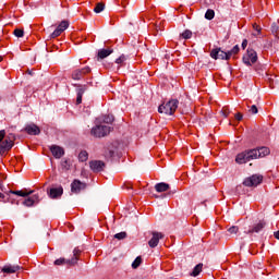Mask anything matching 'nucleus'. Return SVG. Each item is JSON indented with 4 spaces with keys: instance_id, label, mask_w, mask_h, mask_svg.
I'll return each mask as SVG.
<instances>
[{
    "instance_id": "de8ad7c7",
    "label": "nucleus",
    "mask_w": 279,
    "mask_h": 279,
    "mask_svg": "<svg viewBox=\"0 0 279 279\" xmlns=\"http://www.w3.org/2000/svg\"><path fill=\"white\" fill-rule=\"evenodd\" d=\"M274 236L279 241V230L274 233Z\"/></svg>"
},
{
    "instance_id": "aec40b11",
    "label": "nucleus",
    "mask_w": 279,
    "mask_h": 279,
    "mask_svg": "<svg viewBox=\"0 0 279 279\" xmlns=\"http://www.w3.org/2000/svg\"><path fill=\"white\" fill-rule=\"evenodd\" d=\"M34 204H38V194H35L33 196H28L24 202L23 205L24 206H34Z\"/></svg>"
},
{
    "instance_id": "393cba45",
    "label": "nucleus",
    "mask_w": 279,
    "mask_h": 279,
    "mask_svg": "<svg viewBox=\"0 0 279 279\" xmlns=\"http://www.w3.org/2000/svg\"><path fill=\"white\" fill-rule=\"evenodd\" d=\"M142 263H143V257L137 256V257L134 259V262L132 263V268H133V269H138V267H141Z\"/></svg>"
},
{
    "instance_id": "c756f323",
    "label": "nucleus",
    "mask_w": 279,
    "mask_h": 279,
    "mask_svg": "<svg viewBox=\"0 0 279 279\" xmlns=\"http://www.w3.org/2000/svg\"><path fill=\"white\" fill-rule=\"evenodd\" d=\"M241 49L239 48V45H235L230 51H228L229 53V58H232V56H236V53H239Z\"/></svg>"
},
{
    "instance_id": "7c9ffc66",
    "label": "nucleus",
    "mask_w": 279,
    "mask_h": 279,
    "mask_svg": "<svg viewBox=\"0 0 279 279\" xmlns=\"http://www.w3.org/2000/svg\"><path fill=\"white\" fill-rule=\"evenodd\" d=\"M13 34L16 36V38H23V36H25V32L21 28H15Z\"/></svg>"
},
{
    "instance_id": "f3484780",
    "label": "nucleus",
    "mask_w": 279,
    "mask_h": 279,
    "mask_svg": "<svg viewBox=\"0 0 279 279\" xmlns=\"http://www.w3.org/2000/svg\"><path fill=\"white\" fill-rule=\"evenodd\" d=\"M169 189H171V186L169 185V183H157L155 185V191H157V193H167V191H169Z\"/></svg>"
},
{
    "instance_id": "4c0bfd02",
    "label": "nucleus",
    "mask_w": 279,
    "mask_h": 279,
    "mask_svg": "<svg viewBox=\"0 0 279 279\" xmlns=\"http://www.w3.org/2000/svg\"><path fill=\"white\" fill-rule=\"evenodd\" d=\"M228 232H229L230 234H236V232H239V227L233 226V227H231V228L228 229Z\"/></svg>"
},
{
    "instance_id": "c9c22d12",
    "label": "nucleus",
    "mask_w": 279,
    "mask_h": 279,
    "mask_svg": "<svg viewBox=\"0 0 279 279\" xmlns=\"http://www.w3.org/2000/svg\"><path fill=\"white\" fill-rule=\"evenodd\" d=\"M125 60V54H122L116 60V64H123Z\"/></svg>"
},
{
    "instance_id": "423d86ee",
    "label": "nucleus",
    "mask_w": 279,
    "mask_h": 279,
    "mask_svg": "<svg viewBox=\"0 0 279 279\" xmlns=\"http://www.w3.org/2000/svg\"><path fill=\"white\" fill-rule=\"evenodd\" d=\"M210 58L214 60H230V54L221 50V48H215L210 51Z\"/></svg>"
},
{
    "instance_id": "f8f14e48",
    "label": "nucleus",
    "mask_w": 279,
    "mask_h": 279,
    "mask_svg": "<svg viewBox=\"0 0 279 279\" xmlns=\"http://www.w3.org/2000/svg\"><path fill=\"white\" fill-rule=\"evenodd\" d=\"M24 132L29 134V136H38V134H40V128L34 123H31L24 128Z\"/></svg>"
},
{
    "instance_id": "412c9836",
    "label": "nucleus",
    "mask_w": 279,
    "mask_h": 279,
    "mask_svg": "<svg viewBox=\"0 0 279 279\" xmlns=\"http://www.w3.org/2000/svg\"><path fill=\"white\" fill-rule=\"evenodd\" d=\"M32 193H34V191H29L28 193L23 192V191H14L11 190L7 193V195H17L19 197H29V195H32Z\"/></svg>"
},
{
    "instance_id": "72a5a7b5",
    "label": "nucleus",
    "mask_w": 279,
    "mask_h": 279,
    "mask_svg": "<svg viewBox=\"0 0 279 279\" xmlns=\"http://www.w3.org/2000/svg\"><path fill=\"white\" fill-rule=\"evenodd\" d=\"M54 265H57V266L69 265V259H65L64 257H61V258L54 260Z\"/></svg>"
},
{
    "instance_id": "4468645a",
    "label": "nucleus",
    "mask_w": 279,
    "mask_h": 279,
    "mask_svg": "<svg viewBox=\"0 0 279 279\" xmlns=\"http://www.w3.org/2000/svg\"><path fill=\"white\" fill-rule=\"evenodd\" d=\"M50 151L56 158H62L64 155V148L58 145L50 146Z\"/></svg>"
},
{
    "instance_id": "c03bdc74",
    "label": "nucleus",
    "mask_w": 279,
    "mask_h": 279,
    "mask_svg": "<svg viewBox=\"0 0 279 279\" xmlns=\"http://www.w3.org/2000/svg\"><path fill=\"white\" fill-rule=\"evenodd\" d=\"M253 29H255V32H257V34H260V26H258L257 24L253 25Z\"/></svg>"
},
{
    "instance_id": "b1692460",
    "label": "nucleus",
    "mask_w": 279,
    "mask_h": 279,
    "mask_svg": "<svg viewBox=\"0 0 279 279\" xmlns=\"http://www.w3.org/2000/svg\"><path fill=\"white\" fill-rule=\"evenodd\" d=\"M104 10H106V4L104 2H98L94 8V12L96 14H100V12H104Z\"/></svg>"
},
{
    "instance_id": "6ab92c4d",
    "label": "nucleus",
    "mask_w": 279,
    "mask_h": 279,
    "mask_svg": "<svg viewBox=\"0 0 279 279\" xmlns=\"http://www.w3.org/2000/svg\"><path fill=\"white\" fill-rule=\"evenodd\" d=\"M21 269L19 265H7L2 268L3 274H16Z\"/></svg>"
},
{
    "instance_id": "cd10ccee",
    "label": "nucleus",
    "mask_w": 279,
    "mask_h": 279,
    "mask_svg": "<svg viewBox=\"0 0 279 279\" xmlns=\"http://www.w3.org/2000/svg\"><path fill=\"white\" fill-rule=\"evenodd\" d=\"M57 28H59L61 33L69 29V21H62Z\"/></svg>"
},
{
    "instance_id": "8fccbe9b",
    "label": "nucleus",
    "mask_w": 279,
    "mask_h": 279,
    "mask_svg": "<svg viewBox=\"0 0 279 279\" xmlns=\"http://www.w3.org/2000/svg\"><path fill=\"white\" fill-rule=\"evenodd\" d=\"M0 62H3V57L0 56Z\"/></svg>"
},
{
    "instance_id": "39448f33",
    "label": "nucleus",
    "mask_w": 279,
    "mask_h": 279,
    "mask_svg": "<svg viewBox=\"0 0 279 279\" xmlns=\"http://www.w3.org/2000/svg\"><path fill=\"white\" fill-rule=\"evenodd\" d=\"M258 60V54L255 50L248 49L246 54L243 57V62L246 64V66H252V64H255Z\"/></svg>"
},
{
    "instance_id": "9d476101",
    "label": "nucleus",
    "mask_w": 279,
    "mask_h": 279,
    "mask_svg": "<svg viewBox=\"0 0 279 279\" xmlns=\"http://www.w3.org/2000/svg\"><path fill=\"white\" fill-rule=\"evenodd\" d=\"M90 73V69L88 66H85L83 69H77L72 72V80H83L84 75H88Z\"/></svg>"
},
{
    "instance_id": "7ed1b4c3",
    "label": "nucleus",
    "mask_w": 279,
    "mask_h": 279,
    "mask_svg": "<svg viewBox=\"0 0 279 279\" xmlns=\"http://www.w3.org/2000/svg\"><path fill=\"white\" fill-rule=\"evenodd\" d=\"M14 141H16L14 134H9L4 141L0 142V156L3 155L4 151H10V149L14 147ZM0 189L3 191V181H1V179Z\"/></svg>"
},
{
    "instance_id": "58836bf2",
    "label": "nucleus",
    "mask_w": 279,
    "mask_h": 279,
    "mask_svg": "<svg viewBox=\"0 0 279 279\" xmlns=\"http://www.w3.org/2000/svg\"><path fill=\"white\" fill-rule=\"evenodd\" d=\"M62 34L59 28H56L53 33L50 35V38H58Z\"/></svg>"
},
{
    "instance_id": "a18cd8bd",
    "label": "nucleus",
    "mask_w": 279,
    "mask_h": 279,
    "mask_svg": "<svg viewBox=\"0 0 279 279\" xmlns=\"http://www.w3.org/2000/svg\"><path fill=\"white\" fill-rule=\"evenodd\" d=\"M107 156L112 158L114 156V150H108Z\"/></svg>"
},
{
    "instance_id": "ea45409f",
    "label": "nucleus",
    "mask_w": 279,
    "mask_h": 279,
    "mask_svg": "<svg viewBox=\"0 0 279 279\" xmlns=\"http://www.w3.org/2000/svg\"><path fill=\"white\" fill-rule=\"evenodd\" d=\"M221 113L223 117L228 118L230 116V109H228V107H223Z\"/></svg>"
},
{
    "instance_id": "a211bd4d",
    "label": "nucleus",
    "mask_w": 279,
    "mask_h": 279,
    "mask_svg": "<svg viewBox=\"0 0 279 279\" xmlns=\"http://www.w3.org/2000/svg\"><path fill=\"white\" fill-rule=\"evenodd\" d=\"M74 257H72L71 259H68V265L73 266V265H77V260H80V254H82V251L80 248H74L73 251Z\"/></svg>"
},
{
    "instance_id": "4be33fe9",
    "label": "nucleus",
    "mask_w": 279,
    "mask_h": 279,
    "mask_svg": "<svg viewBox=\"0 0 279 279\" xmlns=\"http://www.w3.org/2000/svg\"><path fill=\"white\" fill-rule=\"evenodd\" d=\"M112 49H100L98 50V60H104L112 53Z\"/></svg>"
},
{
    "instance_id": "bb28decb",
    "label": "nucleus",
    "mask_w": 279,
    "mask_h": 279,
    "mask_svg": "<svg viewBox=\"0 0 279 279\" xmlns=\"http://www.w3.org/2000/svg\"><path fill=\"white\" fill-rule=\"evenodd\" d=\"M205 19L207 21H213L215 19V10L208 9L205 13Z\"/></svg>"
},
{
    "instance_id": "79ce46f5",
    "label": "nucleus",
    "mask_w": 279,
    "mask_h": 279,
    "mask_svg": "<svg viewBox=\"0 0 279 279\" xmlns=\"http://www.w3.org/2000/svg\"><path fill=\"white\" fill-rule=\"evenodd\" d=\"M234 118H235L236 121H242L243 120V113H241V112L235 113Z\"/></svg>"
},
{
    "instance_id": "9b49d317",
    "label": "nucleus",
    "mask_w": 279,
    "mask_h": 279,
    "mask_svg": "<svg viewBox=\"0 0 279 279\" xmlns=\"http://www.w3.org/2000/svg\"><path fill=\"white\" fill-rule=\"evenodd\" d=\"M267 226V222L265 220H259L258 223H255L248 231H245L246 234H258V232H262L263 229Z\"/></svg>"
},
{
    "instance_id": "e433bc0d",
    "label": "nucleus",
    "mask_w": 279,
    "mask_h": 279,
    "mask_svg": "<svg viewBox=\"0 0 279 279\" xmlns=\"http://www.w3.org/2000/svg\"><path fill=\"white\" fill-rule=\"evenodd\" d=\"M251 114H258V107L256 105L251 106L250 110Z\"/></svg>"
},
{
    "instance_id": "6e6552de",
    "label": "nucleus",
    "mask_w": 279,
    "mask_h": 279,
    "mask_svg": "<svg viewBox=\"0 0 279 279\" xmlns=\"http://www.w3.org/2000/svg\"><path fill=\"white\" fill-rule=\"evenodd\" d=\"M160 239H165V234L162 232L153 231L151 239L148 241L149 247H158V243H160Z\"/></svg>"
},
{
    "instance_id": "f03ea898",
    "label": "nucleus",
    "mask_w": 279,
    "mask_h": 279,
    "mask_svg": "<svg viewBox=\"0 0 279 279\" xmlns=\"http://www.w3.org/2000/svg\"><path fill=\"white\" fill-rule=\"evenodd\" d=\"M180 101L178 99H170L158 107L159 114H168L169 117L175 114Z\"/></svg>"
},
{
    "instance_id": "ddd939ff",
    "label": "nucleus",
    "mask_w": 279,
    "mask_h": 279,
    "mask_svg": "<svg viewBox=\"0 0 279 279\" xmlns=\"http://www.w3.org/2000/svg\"><path fill=\"white\" fill-rule=\"evenodd\" d=\"M86 189V183H82L80 180H74L71 184V191L72 193H82Z\"/></svg>"
},
{
    "instance_id": "2eb2a0df",
    "label": "nucleus",
    "mask_w": 279,
    "mask_h": 279,
    "mask_svg": "<svg viewBox=\"0 0 279 279\" xmlns=\"http://www.w3.org/2000/svg\"><path fill=\"white\" fill-rule=\"evenodd\" d=\"M76 105L80 106L82 104V97L84 96V93H86V85H76Z\"/></svg>"
},
{
    "instance_id": "5701e85b",
    "label": "nucleus",
    "mask_w": 279,
    "mask_h": 279,
    "mask_svg": "<svg viewBox=\"0 0 279 279\" xmlns=\"http://www.w3.org/2000/svg\"><path fill=\"white\" fill-rule=\"evenodd\" d=\"M204 268V264H198L194 267L193 271L190 274V276H193L194 278H197L199 274H202V269Z\"/></svg>"
},
{
    "instance_id": "3c124183",
    "label": "nucleus",
    "mask_w": 279,
    "mask_h": 279,
    "mask_svg": "<svg viewBox=\"0 0 279 279\" xmlns=\"http://www.w3.org/2000/svg\"><path fill=\"white\" fill-rule=\"evenodd\" d=\"M279 279V278H278Z\"/></svg>"
},
{
    "instance_id": "0eeeda50",
    "label": "nucleus",
    "mask_w": 279,
    "mask_h": 279,
    "mask_svg": "<svg viewBox=\"0 0 279 279\" xmlns=\"http://www.w3.org/2000/svg\"><path fill=\"white\" fill-rule=\"evenodd\" d=\"M263 182V175L253 174L243 181L244 186H258Z\"/></svg>"
},
{
    "instance_id": "1a4fd4ad",
    "label": "nucleus",
    "mask_w": 279,
    "mask_h": 279,
    "mask_svg": "<svg viewBox=\"0 0 279 279\" xmlns=\"http://www.w3.org/2000/svg\"><path fill=\"white\" fill-rule=\"evenodd\" d=\"M89 168L92 171H94V173H101V171L106 169V162L101 160H92L89 161Z\"/></svg>"
},
{
    "instance_id": "49530a36",
    "label": "nucleus",
    "mask_w": 279,
    "mask_h": 279,
    "mask_svg": "<svg viewBox=\"0 0 279 279\" xmlns=\"http://www.w3.org/2000/svg\"><path fill=\"white\" fill-rule=\"evenodd\" d=\"M247 47V39H244L242 41V49H245Z\"/></svg>"
},
{
    "instance_id": "f257e3e1",
    "label": "nucleus",
    "mask_w": 279,
    "mask_h": 279,
    "mask_svg": "<svg viewBox=\"0 0 279 279\" xmlns=\"http://www.w3.org/2000/svg\"><path fill=\"white\" fill-rule=\"evenodd\" d=\"M269 148L265 146L259 148L247 149L236 155L235 162L238 165H245V162H250V160L265 158V156H269Z\"/></svg>"
},
{
    "instance_id": "a878e982",
    "label": "nucleus",
    "mask_w": 279,
    "mask_h": 279,
    "mask_svg": "<svg viewBox=\"0 0 279 279\" xmlns=\"http://www.w3.org/2000/svg\"><path fill=\"white\" fill-rule=\"evenodd\" d=\"M78 160H80V162H86V160H88V151L82 150L78 154Z\"/></svg>"
},
{
    "instance_id": "09e8293b",
    "label": "nucleus",
    "mask_w": 279,
    "mask_h": 279,
    "mask_svg": "<svg viewBox=\"0 0 279 279\" xmlns=\"http://www.w3.org/2000/svg\"><path fill=\"white\" fill-rule=\"evenodd\" d=\"M5 198V195H3L1 192H0V199H4Z\"/></svg>"
},
{
    "instance_id": "20e7f679",
    "label": "nucleus",
    "mask_w": 279,
    "mask_h": 279,
    "mask_svg": "<svg viewBox=\"0 0 279 279\" xmlns=\"http://www.w3.org/2000/svg\"><path fill=\"white\" fill-rule=\"evenodd\" d=\"M92 136L96 138H104V136H108L110 134V126L108 125H96L90 131Z\"/></svg>"
},
{
    "instance_id": "a19ab883",
    "label": "nucleus",
    "mask_w": 279,
    "mask_h": 279,
    "mask_svg": "<svg viewBox=\"0 0 279 279\" xmlns=\"http://www.w3.org/2000/svg\"><path fill=\"white\" fill-rule=\"evenodd\" d=\"M272 34H275V36L277 37V38H279V26H272Z\"/></svg>"
},
{
    "instance_id": "473e14b6",
    "label": "nucleus",
    "mask_w": 279,
    "mask_h": 279,
    "mask_svg": "<svg viewBox=\"0 0 279 279\" xmlns=\"http://www.w3.org/2000/svg\"><path fill=\"white\" fill-rule=\"evenodd\" d=\"M126 238H128V233L125 231L114 234V239H118V241H123V239H126Z\"/></svg>"
},
{
    "instance_id": "2f4dec72",
    "label": "nucleus",
    "mask_w": 279,
    "mask_h": 279,
    "mask_svg": "<svg viewBox=\"0 0 279 279\" xmlns=\"http://www.w3.org/2000/svg\"><path fill=\"white\" fill-rule=\"evenodd\" d=\"M182 38H184L185 40H189L190 38H192L193 36V32L185 29L182 34H181Z\"/></svg>"
},
{
    "instance_id": "dca6fc26",
    "label": "nucleus",
    "mask_w": 279,
    "mask_h": 279,
    "mask_svg": "<svg viewBox=\"0 0 279 279\" xmlns=\"http://www.w3.org/2000/svg\"><path fill=\"white\" fill-rule=\"evenodd\" d=\"M63 193H64V190L62 187H52V189H50L51 199H58V197H61V195Z\"/></svg>"
},
{
    "instance_id": "c85d7f7f",
    "label": "nucleus",
    "mask_w": 279,
    "mask_h": 279,
    "mask_svg": "<svg viewBox=\"0 0 279 279\" xmlns=\"http://www.w3.org/2000/svg\"><path fill=\"white\" fill-rule=\"evenodd\" d=\"M113 121H114V116L112 114H107V116H104L102 118V123L110 124V123H113Z\"/></svg>"
},
{
    "instance_id": "37998d69",
    "label": "nucleus",
    "mask_w": 279,
    "mask_h": 279,
    "mask_svg": "<svg viewBox=\"0 0 279 279\" xmlns=\"http://www.w3.org/2000/svg\"><path fill=\"white\" fill-rule=\"evenodd\" d=\"M3 138H5V130L0 131V143L3 142Z\"/></svg>"
},
{
    "instance_id": "f704fd0d",
    "label": "nucleus",
    "mask_w": 279,
    "mask_h": 279,
    "mask_svg": "<svg viewBox=\"0 0 279 279\" xmlns=\"http://www.w3.org/2000/svg\"><path fill=\"white\" fill-rule=\"evenodd\" d=\"M61 167L62 169H65L66 171H69V169H71V163H69V160L65 159L61 162Z\"/></svg>"
}]
</instances>
